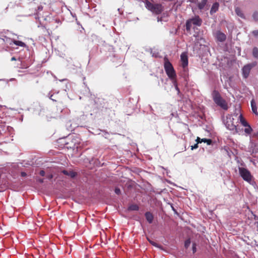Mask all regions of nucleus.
<instances>
[{"mask_svg":"<svg viewBox=\"0 0 258 258\" xmlns=\"http://www.w3.org/2000/svg\"><path fill=\"white\" fill-rule=\"evenodd\" d=\"M212 97L214 102L224 110L228 108L226 101L222 98L219 92L217 90H214L212 92Z\"/></svg>","mask_w":258,"mask_h":258,"instance_id":"f257e3e1","label":"nucleus"},{"mask_svg":"<svg viewBox=\"0 0 258 258\" xmlns=\"http://www.w3.org/2000/svg\"><path fill=\"white\" fill-rule=\"evenodd\" d=\"M164 67L167 76L171 80H176V75L172 64L166 57H164Z\"/></svg>","mask_w":258,"mask_h":258,"instance_id":"f03ea898","label":"nucleus"},{"mask_svg":"<svg viewBox=\"0 0 258 258\" xmlns=\"http://www.w3.org/2000/svg\"><path fill=\"white\" fill-rule=\"evenodd\" d=\"M145 7L153 13L159 15L162 13L164 10L163 6L160 4H152L148 0L145 1Z\"/></svg>","mask_w":258,"mask_h":258,"instance_id":"7ed1b4c3","label":"nucleus"},{"mask_svg":"<svg viewBox=\"0 0 258 258\" xmlns=\"http://www.w3.org/2000/svg\"><path fill=\"white\" fill-rule=\"evenodd\" d=\"M238 170L239 175L244 180L250 184H253V177L248 169L244 167H239Z\"/></svg>","mask_w":258,"mask_h":258,"instance_id":"20e7f679","label":"nucleus"},{"mask_svg":"<svg viewBox=\"0 0 258 258\" xmlns=\"http://www.w3.org/2000/svg\"><path fill=\"white\" fill-rule=\"evenodd\" d=\"M203 21L199 16H195L194 17L187 20L186 22V30L189 32L191 30L192 25L196 26H201Z\"/></svg>","mask_w":258,"mask_h":258,"instance_id":"39448f33","label":"nucleus"},{"mask_svg":"<svg viewBox=\"0 0 258 258\" xmlns=\"http://www.w3.org/2000/svg\"><path fill=\"white\" fill-rule=\"evenodd\" d=\"M256 65V63H249L245 65L242 69V74L244 78L246 79L250 73L251 69Z\"/></svg>","mask_w":258,"mask_h":258,"instance_id":"423d86ee","label":"nucleus"},{"mask_svg":"<svg viewBox=\"0 0 258 258\" xmlns=\"http://www.w3.org/2000/svg\"><path fill=\"white\" fill-rule=\"evenodd\" d=\"M234 118L231 116L227 117L225 125L226 127L230 131H236V125L234 123Z\"/></svg>","mask_w":258,"mask_h":258,"instance_id":"0eeeda50","label":"nucleus"},{"mask_svg":"<svg viewBox=\"0 0 258 258\" xmlns=\"http://www.w3.org/2000/svg\"><path fill=\"white\" fill-rule=\"evenodd\" d=\"M215 37L217 41L220 42L225 41L227 38L226 35L224 33L220 31L216 32Z\"/></svg>","mask_w":258,"mask_h":258,"instance_id":"6e6552de","label":"nucleus"},{"mask_svg":"<svg viewBox=\"0 0 258 258\" xmlns=\"http://www.w3.org/2000/svg\"><path fill=\"white\" fill-rule=\"evenodd\" d=\"M180 59L182 62V67L184 69L188 66V57L185 53H181L180 55Z\"/></svg>","mask_w":258,"mask_h":258,"instance_id":"1a4fd4ad","label":"nucleus"},{"mask_svg":"<svg viewBox=\"0 0 258 258\" xmlns=\"http://www.w3.org/2000/svg\"><path fill=\"white\" fill-rule=\"evenodd\" d=\"M252 112L255 114L256 115H258V112L257 110V107L256 105V103L254 99H252L250 102Z\"/></svg>","mask_w":258,"mask_h":258,"instance_id":"9d476101","label":"nucleus"},{"mask_svg":"<svg viewBox=\"0 0 258 258\" xmlns=\"http://www.w3.org/2000/svg\"><path fill=\"white\" fill-rule=\"evenodd\" d=\"M219 5L218 3L216 2L214 3L212 6V8L210 10V14L212 15L213 14L215 13L217 11H218L219 9Z\"/></svg>","mask_w":258,"mask_h":258,"instance_id":"9b49d317","label":"nucleus"},{"mask_svg":"<svg viewBox=\"0 0 258 258\" xmlns=\"http://www.w3.org/2000/svg\"><path fill=\"white\" fill-rule=\"evenodd\" d=\"M145 217L146 218V220L148 221V222L149 223H152L153 220V214L150 212H146L145 214Z\"/></svg>","mask_w":258,"mask_h":258,"instance_id":"f8f14e48","label":"nucleus"},{"mask_svg":"<svg viewBox=\"0 0 258 258\" xmlns=\"http://www.w3.org/2000/svg\"><path fill=\"white\" fill-rule=\"evenodd\" d=\"M238 119L243 126H247V125H248V123L245 120L241 114L239 116Z\"/></svg>","mask_w":258,"mask_h":258,"instance_id":"ddd939ff","label":"nucleus"},{"mask_svg":"<svg viewBox=\"0 0 258 258\" xmlns=\"http://www.w3.org/2000/svg\"><path fill=\"white\" fill-rule=\"evenodd\" d=\"M238 119L243 126H247V125H248V123L245 120L241 114L239 116Z\"/></svg>","mask_w":258,"mask_h":258,"instance_id":"4468645a","label":"nucleus"},{"mask_svg":"<svg viewBox=\"0 0 258 258\" xmlns=\"http://www.w3.org/2000/svg\"><path fill=\"white\" fill-rule=\"evenodd\" d=\"M238 119L243 126H247V125H248V123L245 120L241 114L239 116Z\"/></svg>","mask_w":258,"mask_h":258,"instance_id":"2eb2a0df","label":"nucleus"},{"mask_svg":"<svg viewBox=\"0 0 258 258\" xmlns=\"http://www.w3.org/2000/svg\"><path fill=\"white\" fill-rule=\"evenodd\" d=\"M208 0H202L201 2L198 4V7L200 10H203L207 3Z\"/></svg>","mask_w":258,"mask_h":258,"instance_id":"dca6fc26","label":"nucleus"},{"mask_svg":"<svg viewBox=\"0 0 258 258\" xmlns=\"http://www.w3.org/2000/svg\"><path fill=\"white\" fill-rule=\"evenodd\" d=\"M12 42L16 45L23 47H26V44L22 41L16 40H13L12 41Z\"/></svg>","mask_w":258,"mask_h":258,"instance_id":"f3484780","label":"nucleus"},{"mask_svg":"<svg viewBox=\"0 0 258 258\" xmlns=\"http://www.w3.org/2000/svg\"><path fill=\"white\" fill-rule=\"evenodd\" d=\"M62 172L64 175H69L71 177H74L76 175V172L72 171H68L67 170H64L62 171Z\"/></svg>","mask_w":258,"mask_h":258,"instance_id":"a211bd4d","label":"nucleus"},{"mask_svg":"<svg viewBox=\"0 0 258 258\" xmlns=\"http://www.w3.org/2000/svg\"><path fill=\"white\" fill-rule=\"evenodd\" d=\"M235 11L236 14L238 16H239L240 17H241L242 18H244V15H243L242 11L241 10L240 8H239V7H236L235 9Z\"/></svg>","mask_w":258,"mask_h":258,"instance_id":"6ab92c4d","label":"nucleus"},{"mask_svg":"<svg viewBox=\"0 0 258 258\" xmlns=\"http://www.w3.org/2000/svg\"><path fill=\"white\" fill-rule=\"evenodd\" d=\"M139 209L138 206L136 204L131 205L128 207V210L131 211H138Z\"/></svg>","mask_w":258,"mask_h":258,"instance_id":"aec40b11","label":"nucleus"},{"mask_svg":"<svg viewBox=\"0 0 258 258\" xmlns=\"http://www.w3.org/2000/svg\"><path fill=\"white\" fill-rule=\"evenodd\" d=\"M252 55L255 58H258V48L254 47L252 50Z\"/></svg>","mask_w":258,"mask_h":258,"instance_id":"412c9836","label":"nucleus"},{"mask_svg":"<svg viewBox=\"0 0 258 258\" xmlns=\"http://www.w3.org/2000/svg\"><path fill=\"white\" fill-rule=\"evenodd\" d=\"M245 127L246 128L244 129L245 133L248 134H250L252 131V128L251 127L249 124H248V125H247V126Z\"/></svg>","mask_w":258,"mask_h":258,"instance_id":"4be33fe9","label":"nucleus"},{"mask_svg":"<svg viewBox=\"0 0 258 258\" xmlns=\"http://www.w3.org/2000/svg\"><path fill=\"white\" fill-rule=\"evenodd\" d=\"M147 238L148 241L150 242V243L151 244H152V245H153V246H154L155 247H160L159 246V244H158L157 243H156L154 241H152V240L149 239L148 237H147Z\"/></svg>","mask_w":258,"mask_h":258,"instance_id":"5701e85b","label":"nucleus"},{"mask_svg":"<svg viewBox=\"0 0 258 258\" xmlns=\"http://www.w3.org/2000/svg\"><path fill=\"white\" fill-rule=\"evenodd\" d=\"M202 142L206 143L207 145H211L212 144V140L211 139H207L206 138L202 139Z\"/></svg>","mask_w":258,"mask_h":258,"instance_id":"b1692460","label":"nucleus"},{"mask_svg":"<svg viewBox=\"0 0 258 258\" xmlns=\"http://www.w3.org/2000/svg\"><path fill=\"white\" fill-rule=\"evenodd\" d=\"M252 16L255 21H258V12H254Z\"/></svg>","mask_w":258,"mask_h":258,"instance_id":"393cba45","label":"nucleus"},{"mask_svg":"<svg viewBox=\"0 0 258 258\" xmlns=\"http://www.w3.org/2000/svg\"><path fill=\"white\" fill-rule=\"evenodd\" d=\"M190 240L189 239H188V240H186L185 241V243H184V246L186 248H187L189 245H190Z\"/></svg>","mask_w":258,"mask_h":258,"instance_id":"a878e982","label":"nucleus"},{"mask_svg":"<svg viewBox=\"0 0 258 258\" xmlns=\"http://www.w3.org/2000/svg\"><path fill=\"white\" fill-rule=\"evenodd\" d=\"M114 191H115V194L117 195H119L121 193V191H120V189L117 187L115 188Z\"/></svg>","mask_w":258,"mask_h":258,"instance_id":"bb28decb","label":"nucleus"},{"mask_svg":"<svg viewBox=\"0 0 258 258\" xmlns=\"http://www.w3.org/2000/svg\"><path fill=\"white\" fill-rule=\"evenodd\" d=\"M252 34L255 36V37H257L258 36V30H253L252 32Z\"/></svg>","mask_w":258,"mask_h":258,"instance_id":"cd10ccee","label":"nucleus"},{"mask_svg":"<svg viewBox=\"0 0 258 258\" xmlns=\"http://www.w3.org/2000/svg\"><path fill=\"white\" fill-rule=\"evenodd\" d=\"M175 81V89L177 91L178 93H179L180 92V90H179V89L178 88V86H177V84L176 82V80H174Z\"/></svg>","mask_w":258,"mask_h":258,"instance_id":"c85d7f7f","label":"nucleus"},{"mask_svg":"<svg viewBox=\"0 0 258 258\" xmlns=\"http://www.w3.org/2000/svg\"><path fill=\"white\" fill-rule=\"evenodd\" d=\"M196 142H197V144H199V143H202V139H201L199 137H197V138L196 139Z\"/></svg>","mask_w":258,"mask_h":258,"instance_id":"c756f323","label":"nucleus"},{"mask_svg":"<svg viewBox=\"0 0 258 258\" xmlns=\"http://www.w3.org/2000/svg\"><path fill=\"white\" fill-rule=\"evenodd\" d=\"M191 147V150H194L195 149H197V148H198V144H196L194 146H192Z\"/></svg>","mask_w":258,"mask_h":258,"instance_id":"7c9ffc66","label":"nucleus"},{"mask_svg":"<svg viewBox=\"0 0 258 258\" xmlns=\"http://www.w3.org/2000/svg\"><path fill=\"white\" fill-rule=\"evenodd\" d=\"M39 174H40V175L41 176H44L45 175V171L44 170H40V171L39 172Z\"/></svg>","mask_w":258,"mask_h":258,"instance_id":"2f4dec72","label":"nucleus"},{"mask_svg":"<svg viewBox=\"0 0 258 258\" xmlns=\"http://www.w3.org/2000/svg\"><path fill=\"white\" fill-rule=\"evenodd\" d=\"M69 144V142H67L65 143V145L67 146V147L68 148H73L75 147V145L74 146H68V145Z\"/></svg>","mask_w":258,"mask_h":258,"instance_id":"473e14b6","label":"nucleus"},{"mask_svg":"<svg viewBox=\"0 0 258 258\" xmlns=\"http://www.w3.org/2000/svg\"><path fill=\"white\" fill-rule=\"evenodd\" d=\"M47 178L49 179H51L53 178V175L52 174H49L47 176Z\"/></svg>","mask_w":258,"mask_h":258,"instance_id":"72a5a7b5","label":"nucleus"},{"mask_svg":"<svg viewBox=\"0 0 258 258\" xmlns=\"http://www.w3.org/2000/svg\"><path fill=\"white\" fill-rule=\"evenodd\" d=\"M21 176H23V177H25V176H26L27 174H26V172H22L21 173Z\"/></svg>","mask_w":258,"mask_h":258,"instance_id":"f704fd0d","label":"nucleus"},{"mask_svg":"<svg viewBox=\"0 0 258 258\" xmlns=\"http://www.w3.org/2000/svg\"><path fill=\"white\" fill-rule=\"evenodd\" d=\"M171 208H172V210L174 212V213L177 214V211H176V210L174 209V208L173 207V206L172 205H171Z\"/></svg>","mask_w":258,"mask_h":258,"instance_id":"c9c22d12","label":"nucleus"},{"mask_svg":"<svg viewBox=\"0 0 258 258\" xmlns=\"http://www.w3.org/2000/svg\"><path fill=\"white\" fill-rule=\"evenodd\" d=\"M17 60V59L15 57H12L11 59V61H14V60Z\"/></svg>","mask_w":258,"mask_h":258,"instance_id":"e433bc0d","label":"nucleus"},{"mask_svg":"<svg viewBox=\"0 0 258 258\" xmlns=\"http://www.w3.org/2000/svg\"><path fill=\"white\" fill-rule=\"evenodd\" d=\"M39 182H40V183H43L44 182V179H39L38 180Z\"/></svg>","mask_w":258,"mask_h":258,"instance_id":"4c0bfd02","label":"nucleus"},{"mask_svg":"<svg viewBox=\"0 0 258 258\" xmlns=\"http://www.w3.org/2000/svg\"><path fill=\"white\" fill-rule=\"evenodd\" d=\"M254 136L258 138V133H257L256 134H254Z\"/></svg>","mask_w":258,"mask_h":258,"instance_id":"58836bf2","label":"nucleus"},{"mask_svg":"<svg viewBox=\"0 0 258 258\" xmlns=\"http://www.w3.org/2000/svg\"><path fill=\"white\" fill-rule=\"evenodd\" d=\"M257 231H258V223H257Z\"/></svg>","mask_w":258,"mask_h":258,"instance_id":"ea45409f","label":"nucleus"}]
</instances>
